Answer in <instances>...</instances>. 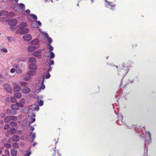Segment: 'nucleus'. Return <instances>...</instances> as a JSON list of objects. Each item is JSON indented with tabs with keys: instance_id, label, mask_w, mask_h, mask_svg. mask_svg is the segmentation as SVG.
Wrapping results in <instances>:
<instances>
[{
	"instance_id": "nucleus-1",
	"label": "nucleus",
	"mask_w": 156,
	"mask_h": 156,
	"mask_svg": "<svg viewBox=\"0 0 156 156\" xmlns=\"http://www.w3.org/2000/svg\"><path fill=\"white\" fill-rule=\"evenodd\" d=\"M144 138L145 140L144 142L145 143H144V149H145V147H147L146 143H147V144H148L151 143V134L150 132H148L146 133Z\"/></svg>"
},
{
	"instance_id": "nucleus-2",
	"label": "nucleus",
	"mask_w": 156,
	"mask_h": 156,
	"mask_svg": "<svg viewBox=\"0 0 156 156\" xmlns=\"http://www.w3.org/2000/svg\"><path fill=\"white\" fill-rule=\"evenodd\" d=\"M121 66H122V67L123 68H122L121 69V70L122 71V72H124V73L123 74V75H124L123 76L121 80V84L122 83V81H123V78L125 77V75L128 73V72L129 70L128 67L125 66L124 64V63H122V64L121 65Z\"/></svg>"
},
{
	"instance_id": "nucleus-3",
	"label": "nucleus",
	"mask_w": 156,
	"mask_h": 156,
	"mask_svg": "<svg viewBox=\"0 0 156 156\" xmlns=\"http://www.w3.org/2000/svg\"><path fill=\"white\" fill-rule=\"evenodd\" d=\"M118 118L119 119L116 121V123L119 125L123 124H124V122L122 120L123 116L122 115L121 113L118 116Z\"/></svg>"
},
{
	"instance_id": "nucleus-4",
	"label": "nucleus",
	"mask_w": 156,
	"mask_h": 156,
	"mask_svg": "<svg viewBox=\"0 0 156 156\" xmlns=\"http://www.w3.org/2000/svg\"><path fill=\"white\" fill-rule=\"evenodd\" d=\"M42 51L40 49H38L37 51L33 53L32 55L33 56L36 57L40 59L41 58V53Z\"/></svg>"
},
{
	"instance_id": "nucleus-5",
	"label": "nucleus",
	"mask_w": 156,
	"mask_h": 156,
	"mask_svg": "<svg viewBox=\"0 0 156 156\" xmlns=\"http://www.w3.org/2000/svg\"><path fill=\"white\" fill-rule=\"evenodd\" d=\"M17 23V20L15 18L10 19L8 21V23L10 26H15Z\"/></svg>"
},
{
	"instance_id": "nucleus-6",
	"label": "nucleus",
	"mask_w": 156,
	"mask_h": 156,
	"mask_svg": "<svg viewBox=\"0 0 156 156\" xmlns=\"http://www.w3.org/2000/svg\"><path fill=\"white\" fill-rule=\"evenodd\" d=\"M3 86L4 89L5 91L10 93H12V90L9 84L7 83H5L3 85Z\"/></svg>"
},
{
	"instance_id": "nucleus-7",
	"label": "nucleus",
	"mask_w": 156,
	"mask_h": 156,
	"mask_svg": "<svg viewBox=\"0 0 156 156\" xmlns=\"http://www.w3.org/2000/svg\"><path fill=\"white\" fill-rule=\"evenodd\" d=\"M44 55H46V57H50V59L53 58L55 57V54L52 51H50L49 53L48 51H46L44 53Z\"/></svg>"
},
{
	"instance_id": "nucleus-8",
	"label": "nucleus",
	"mask_w": 156,
	"mask_h": 156,
	"mask_svg": "<svg viewBox=\"0 0 156 156\" xmlns=\"http://www.w3.org/2000/svg\"><path fill=\"white\" fill-rule=\"evenodd\" d=\"M12 85L14 86L13 90L14 92H18L20 91L21 90L20 86L17 83H13Z\"/></svg>"
},
{
	"instance_id": "nucleus-9",
	"label": "nucleus",
	"mask_w": 156,
	"mask_h": 156,
	"mask_svg": "<svg viewBox=\"0 0 156 156\" xmlns=\"http://www.w3.org/2000/svg\"><path fill=\"white\" fill-rule=\"evenodd\" d=\"M31 44L32 45H35V46H39V48L40 47L39 45V41L37 38L32 40L30 42Z\"/></svg>"
},
{
	"instance_id": "nucleus-10",
	"label": "nucleus",
	"mask_w": 156,
	"mask_h": 156,
	"mask_svg": "<svg viewBox=\"0 0 156 156\" xmlns=\"http://www.w3.org/2000/svg\"><path fill=\"white\" fill-rule=\"evenodd\" d=\"M23 37L24 40L27 41H30L32 38L31 36L29 34H25L23 35Z\"/></svg>"
},
{
	"instance_id": "nucleus-11",
	"label": "nucleus",
	"mask_w": 156,
	"mask_h": 156,
	"mask_svg": "<svg viewBox=\"0 0 156 156\" xmlns=\"http://www.w3.org/2000/svg\"><path fill=\"white\" fill-rule=\"evenodd\" d=\"M38 48H39V46H35L33 45L30 46L28 48V50L30 52H32Z\"/></svg>"
},
{
	"instance_id": "nucleus-12",
	"label": "nucleus",
	"mask_w": 156,
	"mask_h": 156,
	"mask_svg": "<svg viewBox=\"0 0 156 156\" xmlns=\"http://www.w3.org/2000/svg\"><path fill=\"white\" fill-rule=\"evenodd\" d=\"M18 26L19 29H22L26 27L27 26V24L26 22H22L18 24Z\"/></svg>"
},
{
	"instance_id": "nucleus-13",
	"label": "nucleus",
	"mask_w": 156,
	"mask_h": 156,
	"mask_svg": "<svg viewBox=\"0 0 156 156\" xmlns=\"http://www.w3.org/2000/svg\"><path fill=\"white\" fill-rule=\"evenodd\" d=\"M29 29L28 28H24L21 30L20 31V33L23 35V34L28 33L29 32Z\"/></svg>"
},
{
	"instance_id": "nucleus-14",
	"label": "nucleus",
	"mask_w": 156,
	"mask_h": 156,
	"mask_svg": "<svg viewBox=\"0 0 156 156\" xmlns=\"http://www.w3.org/2000/svg\"><path fill=\"white\" fill-rule=\"evenodd\" d=\"M30 136L32 140L30 141V142H33L34 140L36 137V134L35 133H34L32 132H30Z\"/></svg>"
},
{
	"instance_id": "nucleus-15",
	"label": "nucleus",
	"mask_w": 156,
	"mask_h": 156,
	"mask_svg": "<svg viewBox=\"0 0 156 156\" xmlns=\"http://www.w3.org/2000/svg\"><path fill=\"white\" fill-rule=\"evenodd\" d=\"M36 63H31L29 66V67L30 69H37V66Z\"/></svg>"
},
{
	"instance_id": "nucleus-16",
	"label": "nucleus",
	"mask_w": 156,
	"mask_h": 156,
	"mask_svg": "<svg viewBox=\"0 0 156 156\" xmlns=\"http://www.w3.org/2000/svg\"><path fill=\"white\" fill-rule=\"evenodd\" d=\"M12 140L14 142H18L20 140V137L18 135H13L12 137Z\"/></svg>"
},
{
	"instance_id": "nucleus-17",
	"label": "nucleus",
	"mask_w": 156,
	"mask_h": 156,
	"mask_svg": "<svg viewBox=\"0 0 156 156\" xmlns=\"http://www.w3.org/2000/svg\"><path fill=\"white\" fill-rule=\"evenodd\" d=\"M10 153L12 156H16L17 154V151L14 148H12L11 150Z\"/></svg>"
},
{
	"instance_id": "nucleus-18",
	"label": "nucleus",
	"mask_w": 156,
	"mask_h": 156,
	"mask_svg": "<svg viewBox=\"0 0 156 156\" xmlns=\"http://www.w3.org/2000/svg\"><path fill=\"white\" fill-rule=\"evenodd\" d=\"M31 108L29 107L30 109H31L32 110H35L38 111L39 110V108L38 106H36L35 105H32L30 106Z\"/></svg>"
},
{
	"instance_id": "nucleus-19",
	"label": "nucleus",
	"mask_w": 156,
	"mask_h": 156,
	"mask_svg": "<svg viewBox=\"0 0 156 156\" xmlns=\"http://www.w3.org/2000/svg\"><path fill=\"white\" fill-rule=\"evenodd\" d=\"M6 113L7 114H9V113L12 115H16L17 113V112L11 110H7L6 111Z\"/></svg>"
},
{
	"instance_id": "nucleus-20",
	"label": "nucleus",
	"mask_w": 156,
	"mask_h": 156,
	"mask_svg": "<svg viewBox=\"0 0 156 156\" xmlns=\"http://www.w3.org/2000/svg\"><path fill=\"white\" fill-rule=\"evenodd\" d=\"M44 76L43 77L42 81L41 82V87H39V88L41 90H44L45 88V86L44 84Z\"/></svg>"
},
{
	"instance_id": "nucleus-21",
	"label": "nucleus",
	"mask_w": 156,
	"mask_h": 156,
	"mask_svg": "<svg viewBox=\"0 0 156 156\" xmlns=\"http://www.w3.org/2000/svg\"><path fill=\"white\" fill-rule=\"evenodd\" d=\"M9 132L11 133L12 135H14L16 133V129L12 127L9 130Z\"/></svg>"
},
{
	"instance_id": "nucleus-22",
	"label": "nucleus",
	"mask_w": 156,
	"mask_h": 156,
	"mask_svg": "<svg viewBox=\"0 0 156 156\" xmlns=\"http://www.w3.org/2000/svg\"><path fill=\"white\" fill-rule=\"evenodd\" d=\"M11 121V119L10 116H7L4 119V121L5 123H8Z\"/></svg>"
},
{
	"instance_id": "nucleus-23",
	"label": "nucleus",
	"mask_w": 156,
	"mask_h": 156,
	"mask_svg": "<svg viewBox=\"0 0 156 156\" xmlns=\"http://www.w3.org/2000/svg\"><path fill=\"white\" fill-rule=\"evenodd\" d=\"M36 73V72L35 70H32L28 71L27 74L29 76H33Z\"/></svg>"
},
{
	"instance_id": "nucleus-24",
	"label": "nucleus",
	"mask_w": 156,
	"mask_h": 156,
	"mask_svg": "<svg viewBox=\"0 0 156 156\" xmlns=\"http://www.w3.org/2000/svg\"><path fill=\"white\" fill-rule=\"evenodd\" d=\"M30 91V89L29 88L27 87L22 90V92L25 94H28Z\"/></svg>"
},
{
	"instance_id": "nucleus-25",
	"label": "nucleus",
	"mask_w": 156,
	"mask_h": 156,
	"mask_svg": "<svg viewBox=\"0 0 156 156\" xmlns=\"http://www.w3.org/2000/svg\"><path fill=\"white\" fill-rule=\"evenodd\" d=\"M0 11L2 12H1V16L2 15L8 16V11L4 10H0Z\"/></svg>"
},
{
	"instance_id": "nucleus-26",
	"label": "nucleus",
	"mask_w": 156,
	"mask_h": 156,
	"mask_svg": "<svg viewBox=\"0 0 156 156\" xmlns=\"http://www.w3.org/2000/svg\"><path fill=\"white\" fill-rule=\"evenodd\" d=\"M11 108L13 110H18L19 109L17 104H13L11 106Z\"/></svg>"
},
{
	"instance_id": "nucleus-27",
	"label": "nucleus",
	"mask_w": 156,
	"mask_h": 156,
	"mask_svg": "<svg viewBox=\"0 0 156 156\" xmlns=\"http://www.w3.org/2000/svg\"><path fill=\"white\" fill-rule=\"evenodd\" d=\"M52 69V68L51 66L47 65L45 66V70L47 72H48L51 71Z\"/></svg>"
},
{
	"instance_id": "nucleus-28",
	"label": "nucleus",
	"mask_w": 156,
	"mask_h": 156,
	"mask_svg": "<svg viewBox=\"0 0 156 156\" xmlns=\"http://www.w3.org/2000/svg\"><path fill=\"white\" fill-rule=\"evenodd\" d=\"M29 62H30L31 63H36V59L34 57L30 58H29Z\"/></svg>"
},
{
	"instance_id": "nucleus-29",
	"label": "nucleus",
	"mask_w": 156,
	"mask_h": 156,
	"mask_svg": "<svg viewBox=\"0 0 156 156\" xmlns=\"http://www.w3.org/2000/svg\"><path fill=\"white\" fill-rule=\"evenodd\" d=\"M14 96L16 98H19L21 96V94L20 93H16L14 94Z\"/></svg>"
},
{
	"instance_id": "nucleus-30",
	"label": "nucleus",
	"mask_w": 156,
	"mask_h": 156,
	"mask_svg": "<svg viewBox=\"0 0 156 156\" xmlns=\"http://www.w3.org/2000/svg\"><path fill=\"white\" fill-rule=\"evenodd\" d=\"M15 16V13L13 12H8V17H14Z\"/></svg>"
},
{
	"instance_id": "nucleus-31",
	"label": "nucleus",
	"mask_w": 156,
	"mask_h": 156,
	"mask_svg": "<svg viewBox=\"0 0 156 156\" xmlns=\"http://www.w3.org/2000/svg\"><path fill=\"white\" fill-rule=\"evenodd\" d=\"M10 126H12L16 127L17 125V123L15 122H9Z\"/></svg>"
},
{
	"instance_id": "nucleus-32",
	"label": "nucleus",
	"mask_w": 156,
	"mask_h": 156,
	"mask_svg": "<svg viewBox=\"0 0 156 156\" xmlns=\"http://www.w3.org/2000/svg\"><path fill=\"white\" fill-rule=\"evenodd\" d=\"M35 121V119L34 118H30L29 119V120L28 121L29 122V124L28 125L29 126H30V123H33Z\"/></svg>"
},
{
	"instance_id": "nucleus-33",
	"label": "nucleus",
	"mask_w": 156,
	"mask_h": 156,
	"mask_svg": "<svg viewBox=\"0 0 156 156\" xmlns=\"http://www.w3.org/2000/svg\"><path fill=\"white\" fill-rule=\"evenodd\" d=\"M51 59H50L48 61H47V62L48 63V65L51 66V65L54 64V61L53 60H51Z\"/></svg>"
},
{
	"instance_id": "nucleus-34",
	"label": "nucleus",
	"mask_w": 156,
	"mask_h": 156,
	"mask_svg": "<svg viewBox=\"0 0 156 156\" xmlns=\"http://www.w3.org/2000/svg\"><path fill=\"white\" fill-rule=\"evenodd\" d=\"M4 146L7 148H9L11 147V145L10 144L5 143Z\"/></svg>"
},
{
	"instance_id": "nucleus-35",
	"label": "nucleus",
	"mask_w": 156,
	"mask_h": 156,
	"mask_svg": "<svg viewBox=\"0 0 156 156\" xmlns=\"http://www.w3.org/2000/svg\"><path fill=\"white\" fill-rule=\"evenodd\" d=\"M10 116L11 119V121H16L17 120V118L16 116L12 115H10Z\"/></svg>"
},
{
	"instance_id": "nucleus-36",
	"label": "nucleus",
	"mask_w": 156,
	"mask_h": 156,
	"mask_svg": "<svg viewBox=\"0 0 156 156\" xmlns=\"http://www.w3.org/2000/svg\"><path fill=\"white\" fill-rule=\"evenodd\" d=\"M37 102L38 105L40 106H41L43 105L44 102L42 100H38Z\"/></svg>"
},
{
	"instance_id": "nucleus-37",
	"label": "nucleus",
	"mask_w": 156,
	"mask_h": 156,
	"mask_svg": "<svg viewBox=\"0 0 156 156\" xmlns=\"http://www.w3.org/2000/svg\"><path fill=\"white\" fill-rule=\"evenodd\" d=\"M12 147L14 148H19V145L17 143H15L12 144Z\"/></svg>"
},
{
	"instance_id": "nucleus-38",
	"label": "nucleus",
	"mask_w": 156,
	"mask_h": 156,
	"mask_svg": "<svg viewBox=\"0 0 156 156\" xmlns=\"http://www.w3.org/2000/svg\"><path fill=\"white\" fill-rule=\"evenodd\" d=\"M105 0L106 2L107 3H108V4L109 5H110L112 7H115L116 5H112V2H109L107 0Z\"/></svg>"
},
{
	"instance_id": "nucleus-39",
	"label": "nucleus",
	"mask_w": 156,
	"mask_h": 156,
	"mask_svg": "<svg viewBox=\"0 0 156 156\" xmlns=\"http://www.w3.org/2000/svg\"><path fill=\"white\" fill-rule=\"evenodd\" d=\"M7 38L9 42H11L13 41L14 38L12 37H7Z\"/></svg>"
},
{
	"instance_id": "nucleus-40",
	"label": "nucleus",
	"mask_w": 156,
	"mask_h": 156,
	"mask_svg": "<svg viewBox=\"0 0 156 156\" xmlns=\"http://www.w3.org/2000/svg\"><path fill=\"white\" fill-rule=\"evenodd\" d=\"M5 156H10L9 151L8 150L6 149L5 150Z\"/></svg>"
},
{
	"instance_id": "nucleus-41",
	"label": "nucleus",
	"mask_w": 156,
	"mask_h": 156,
	"mask_svg": "<svg viewBox=\"0 0 156 156\" xmlns=\"http://www.w3.org/2000/svg\"><path fill=\"white\" fill-rule=\"evenodd\" d=\"M30 16L32 17V18L33 19H34V20H35V21H36V20H37V17L36 15H35L34 14H31L30 15Z\"/></svg>"
},
{
	"instance_id": "nucleus-42",
	"label": "nucleus",
	"mask_w": 156,
	"mask_h": 156,
	"mask_svg": "<svg viewBox=\"0 0 156 156\" xmlns=\"http://www.w3.org/2000/svg\"><path fill=\"white\" fill-rule=\"evenodd\" d=\"M48 46H49L48 49L51 51H53V47L50 45V44H48L47 45Z\"/></svg>"
},
{
	"instance_id": "nucleus-43",
	"label": "nucleus",
	"mask_w": 156,
	"mask_h": 156,
	"mask_svg": "<svg viewBox=\"0 0 156 156\" xmlns=\"http://www.w3.org/2000/svg\"><path fill=\"white\" fill-rule=\"evenodd\" d=\"M16 98L15 96L11 97V101L12 103L16 102L17 101V100L16 99Z\"/></svg>"
},
{
	"instance_id": "nucleus-44",
	"label": "nucleus",
	"mask_w": 156,
	"mask_h": 156,
	"mask_svg": "<svg viewBox=\"0 0 156 156\" xmlns=\"http://www.w3.org/2000/svg\"><path fill=\"white\" fill-rule=\"evenodd\" d=\"M9 125L8 124H5L4 126V129L5 130H7L9 128Z\"/></svg>"
},
{
	"instance_id": "nucleus-45",
	"label": "nucleus",
	"mask_w": 156,
	"mask_h": 156,
	"mask_svg": "<svg viewBox=\"0 0 156 156\" xmlns=\"http://www.w3.org/2000/svg\"><path fill=\"white\" fill-rule=\"evenodd\" d=\"M26 151L27 153H25V156H29L31 154V152L28 150Z\"/></svg>"
},
{
	"instance_id": "nucleus-46",
	"label": "nucleus",
	"mask_w": 156,
	"mask_h": 156,
	"mask_svg": "<svg viewBox=\"0 0 156 156\" xmlns=\"http://www.w3.org/2000/svg\"><path fill=\"white\" fill-rule=\"evenodd\" d=\"M13 26H10L9 29L12 31H14L17 29L16 27H14Z\"/></svg>"
},
{
	"instance_id": "nucleus-47",
	"label": "nucleus",
	"mask_w": 156,
	"mask_h": 156,
	"mask_svg": "<svg viewBox=\"0 0 156 156\" xmlns=\"http://www.w3.org/2000/svg\"><path fill=\"white\" fill-rule=\"evenodd\" d=\"M6 116L5 114L4 113H2L0 115V117L1 118H3L5 117Z\"/></svg>"
},
{
	"instance_id": "nucleus-48",
	"label": "nucleus",
	"mask_w": 156,
	"mask_h": 156,
	"mask_svg": "<svg viewBox=\"0 0 156 156\" xmlns=\"http://www.w3.org/2000/svg\"><path fill=\"white\" fill-rule=\"evenodd\" d=\"M16 104H17L19 107H22L23 106V104L20 102H17L16 103Z\"/></svg>"
},
{
	"instance_id": "nucleus-49",
	"label": "nucleus",
	"mask_w": 156,
	"mask_h": 156,
	"mask_svg": "<svg viewBox=\"0 0 156 156\" xmlns=\"http://www.w3.org/2000/svg\"><path fill=\"white\" fill-rule=\"evenodd\" d=\"M47 40L48 41V43H49L48 44H50L52 41V39L50 37L47 38Z\"/></svg>"
},
{
	"instance_id": "nucleus-50",
	"label": "nucleus",
	"mask_w": 156,
	"mask_h": 156,
	"mask_svg": "<svg viewBox=\"0 0 156 156\" xmlns=\"http://www.w3.org/2000/svg\"><path fill=\"white\" fill-rule=\"evenodd\" d=\"M27 84V83L26 82H23L21 83L20 85L22 87H24L26 86Z\"/></svg>"
},
{
	"instance_id": "nucleus-51",
	"label": "nucleus",
	"mask_w": 156,
	"mask_h": 156,
	"mask_svg": "<svg viewBox=\"0 0 156 156\" xmlns=\"http://www.w3.org/2000/svg\"><path fill=\"white\" fill-rule=\"evenodd\" d=\"M20 7L21 9H23L25 7L24 5L22 3H20Z\"/></svg>"
},
{
	"instance_id": "nucleus-52",
	"label": "nucleus",
	"mask_w": 156,
	"mask_h": 156,
	"mask_svg": "<svg viewBox=\"0 0 156 156\" xmlns=\"http://www.w3.org/2000/svg\"><path fill=\"white\" fill-rule=\"evenodd\" d=\"M45 76V77L46 79H48L50 78V74L48 72H47Z\"/></svg>"
},
{
	"instance_id": "nucleus-53",
	"label": "nucleus",
	"mask_w": 156,
	"mask_h": 156,
	"mask_svg": "<svg viewBox=\"0 0 156 156\" xmlns=\"http://www.w3.org/2000/svg\"><path fill=\"white\" fill-rule=\"evenodd\" d=\"M36 24H38L39 26H41L42 23L39 21L36 20Z\"/></svg>"
},
{
	"instance_id": "nucleus-54",
	"label": "nucleus",
	"mask_w": 156,
	"mask_h": 156,
	"mask_svg": "<svg viewBox=\"0 0 156 156\" xmlns=\"http://www.w3.org/2000/svg\"><path fill=\"white\" fill-rule=\"evenodd\" d=\"M41 89L39 88V89H37L35 91V93H38L41 91Z\"/></svg>"
},
{
	"instance_id": "nucleus-55",
	"label": "nucleus",
	"mask_w": 156,
	"mask_h": 156,
	"mask_svg": "<svg viewBox=\"0 0 156 156\" xmlns=\"http://www.w3.org/2000/svg\"><path fill=\"white\" fill-rule=\"evenodd\" d=\"M20 102L23 104L25 103V100L24 99H20Z\"/></svg>"
},
{
	"instance_id": "nucleus-56",
	"label": "nucleus",
	"mask_w": 156,
	"mask_h": 156,
	"mask_svg": "<svg viewBox=\"0 0 156 156\" xmlns=\"http://www.w3.org/2000/svg\"><path fill=\"white\" fill-rule=\"evenodd\" d=\"M30 77L29 76H27L25 78V80L26 81H28L30 79Z\"/></svg>"
},
{
	"instance_id": "nucleus-57",
	"label": "nucleus",
	"mask_w": 156,
	"mask_h": 156,
	"mask_svg": "<svg viewBox=\"0 0 156 156\" xmlns=\"http://www.w3.org/2000/svg\"><path fill=\"white\" fill-rule=\"evenodd\" d=\"M2 51L3 52H5V53H6L7 52V50L6 49V48H2Z\"/></svg>"
},
{
	"instance_id": "nucleus-58",
	"label": "nucleus",
	"mask_w": 156,
	"mask_h": 156,
	"mask_svg": "<svg viewBox=\"0 0 156 156\" xmlns=\"http://www.w3.org/2000/svg\"><path fill=\"white\" fill-rule=\"evenodd\" d=\"M15 71V70L14 69V68H12L11 69H10V72L11 73H14Z\"/></svg>"
},
{
	"instance_id": "nucleus-59",
	"label": "nucleus",
	"mask_w": 156,
	"mask_h": 156,
	"mask_svg": "<svg viewBox=\"0 0 156 156\" xmlns=\"http://www.w3.org/2000/svg\"><path fill=\"white\" fill-rule=\"evenodd\" d=\"M34 128L32 126H31L30 129V130L31 131H33L34 130Z\"/></svg>"
},
{
	"instance_id": "nucleus-60",
	"label": "nucleus",
	"mask_w": 156,
	"mask_h": 156,
	"mask_svg": "<svg viewBox=\"0 0 156 156\" xmlns=\"http://www.w3.org/2000/svg\"><path fill=\"white\" fill-rule=\"evenodd\" d=\"M44 36H45L47 38L49 37L47 33H45L44 34Z\"/></svg>"
},
{
	"instance_id": "nucleus-61",
	"label": "nucleus",
	"mask_w": 156,
	"mask_h": 156,
	"mask_svg": "<svg viewBox=\"0 0 156 156\" xmlns=\"http://www.w3.org/2000/svg\"><path fill=\"white\" fill-rule=\"evenodd\" d=\"M20 145L21 147H23L24 146V143L22 142H20Z\"/></svg>"
},
{
	"instance_id": "nucleus-62",
	"label": "nucleus",
	"mask_w": 156,
	"mask_h": 156,
	"mask_svg": "<svg viewBox=\"0 0 156 156\" xmlns=\"http://www.w3.org/2000/svg\"><path fill=\"white\" fill-rule=\"evenodd\" d=\"M25 12H26L27 13L29 14L30 12V11L29 9H27L25 11Z\"/></svg>"
},
{
	"instance_id": "nucleus-63",
	"label": "nucleus",
	"mask_w": 156,
	"mask_h": 156,
	"mask_svg": "<svg viewBox=\"0 0 156 156\" xmlns=\"http://www.w3.org/2000/svg\"><path fill=\"white\" fill-rule=\"evenodd\" d=\"M11 138H9L8 140H7V143H11Z\"/></svg>"
},
{
	"instance_id": "nucleus-64",
	"label": "nucleus",
	"mask_w": 156,
	"mask_h": 156,
	"mask_svg": "<svg viewBox=\"0 0 156 156\" xmlns=\"http://www.w3.org/2000/svg\"><path fill=\"white\" fill-rule=\"evenodd\" d=\"M4 123V121L2 120H0V124H2Z\"/></svg>"
}]
</instances>
